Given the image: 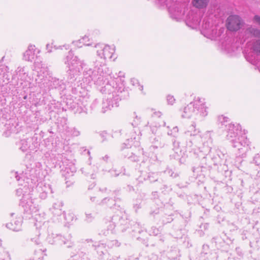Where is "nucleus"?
I'll return each mask as SVG.
<instances>
[{
	"label": "nucleus",
	"instance_id": "obj_1",
	"mask_svg": "<svg viewBox=\"0 0 260 260\" xmlns=\"http://www.w3.org/2000/svg\"><path fill=\"white\" fill-rule=\"evenodd\" d=\"M96 49L98 58L94 62V71L99 74L95 82L97 85H103L102 91L105 92L112 91L114 93L117 92V83L113 82L112 85L109 81L111 79V70L106 64L107 59H111L115 52V47L108 45L98 44L94 46Z\"/></svg>",
	"mask_w": 260,
	"mask_h": 260
},
{
	"label": "nucleus",
	"instance_id": "obj_2",
	"mask_svg": "<svg viewBox=\"0 0 260 260\" xmlns=\"http://www.w3.org/2000/svg\"><path fill=\"white\" fill-rule=\"evenodd\" d=\"M183 118H193L195 119L204 117L208 115V107L205 99L197 97L181 110Z\"/></svg>",
	"mask_w": 260,
	"mask_h": 260
},
{
	"label": "nucleus",
	"instance_id": "obj_3",
	"mask_svg": "<svg viewBox=\"0 0 260 260\" xmlns=\"http://www.w3.org/2000/svg\"><path fill=\"white\" fill-rule=\"evenodd\" d=\"M111 75L112 78L111 79L109 78V81L112 85L113 84V82L117 83V92L115 93V94H114L112 91H110L109 92H104L102 91V88L104 86L102 87L101 89V92L106 94L105 98L103 103V109L104 110V112L108 110H110L113 107H117L118 106V103L120 100L119 96L118 94L120 89V82L123 83L125 78L124 73L121 71L119 72L117 77L116 78L114 75L112 74V72Z\"/></svg>",
	"mask_w": 260,
	"mask_h": 260
},
{
	"label": "nucleus",
	"instance_id": "obj_4",
	"mask_svg": "<svg viewBox=\"0 0 260 260\" xmlns=\"http://www.w3.org/2000/svg\"><path fill=\"white\" fill-rule=\"evenodd\" d=\"M201 31L206 38L215 40L223 33L224 28L214 25L212 19L207 18L203 20Z\"/></svg>",
	"mask_w": 260,
	"mask_h": 260
},
{
	"label": "nucleus",
	"instance_id": "obj_5",
	"mask_svg": "<svg viewBox=\"0 0 260 260\" xmlns=\"http://www.w3.org/2000/svg\"><path fill=\"white\" fill-rule=\"evenodd\" d=\"M20 203L24 209V213L27 215L26 217H32L33 215L38 211V205L29 194L24 196L21 200Z\"/></svg>",
	"mask_w": 260,
	"mask_h": 260
},
{
	"label": "nucleus",
	"instance_id": "obj_6",
	"mask_svg": "<svg viewBox=\"0 0 260 260\" xmlns=\"http://www.w3.org/2000/svg\"><path fill=\"white\" fill-rule=\"evenodd\" d=\"M65 63L69 69V74L74 76L78 75L83 68V62L77 56H74L71 51L66 57Z\"/></svg>",
	"mask_w": 260,
	"mask_h": 260
},
{
	"label": "nucleus",
	"instance_id": "obj_7",
	"mask_svg": "<svg viewBox=\"0 0 260 260\" xmlns=\"http://www.w3.org/2000/svg\"><path fill=\"white\" fill-rule=\"evenodd\" d=\"M72 91L73 94L75 95L74 98L76 100L75 104L78 105L81 108H82V107L85 108L87 105L89 99V96L87 91L80 85L73 87Z\"/></svg>",
	"mask_w": 260,
	"mask_h": 260
},
{
	"label": "nucleus",
	"instance_id": "obj_8",
	"mask_svg": "<svg viewBox=\"0 0 260 260\" xmlns=\"http://www.w3.org/2000/svg\"><path fill=\"white\" fill-rule=\"evenodd\" d=\"M39 144L38 137L36 135L30 138L21 139L16 143L18 148L22 152H26L27 150H35L38 148Z\"/></svg>",
	"mask_w": 260,
	"mask_h": 260
},
{
	"label": "nucleus",
	"instance_id": "obj_9",
	"mask_svg": "<svg viewBox=\"0 0 260 260\" xmlns=\"http://www.w3.org/2000/svg\"><path fill=\"white\" fill-rule=\"evenodd\" d=\"M232 144L233 147L237 148L239 156H243L250 149V142L244 135L238 136L237 140L234 141Z\"/></svg>",
	"mask_w": 260,
	"mask_h": 260
},
{
	"label": "nucleus",
	"instance_id": "obj_10",
	"mask_svg": "<svg viewBox=\"0 0 260 260\" xmlns=\"http://www.w3.org/2000/svg\"><path fill=\"white\" fill-rule=\"evenodd\" d=\"M247 46V49H249L250 52H246V58L249 61L254 62L255 59V55L260 54V40L249 42Z\"/></svg>",
	"mask_w": 260,
	"mask_h": 260
},
{
	"label": "nucleus",
	"instance_id": "obj_11",
	"mask_svg": "<svg viewBox=\"0 0 260 260\" xmlns=\"http://www.w3.org/2000/svg\"><path fill=\"white\" fill-rule=\"evenodd\" d=\"M227 126L226 139L232 143L237 140L241 133V126L238 123H230Z\"/></svg>",
	"mask_w": 260,
	"mask_h": 260
},
{
	"label": "nucleus",
	"instance_id": "obj_12",
	"mask_svg": "<svg viewBox=\"0 0 260 260\" xmlns=\"http://www.w3.org/2000/svg\"><path fill=\"white\" fill-rule=\"evenodd\" d=\"M243 25L241 17L237 15H231L226 19V27L230 31H237Z\"/></svg>",
	"mask_w": 260,
	"mask_h": 260
},
{
	"label": "nucleus",
	"instance_id": "obj_13",
	"mask_svg": "<svg viewBox=\"0 0 260 260\" xmlns=\"http://www.w3.org/2000/svg\"><path fill=\"white\" fill-rule=\"evenodd\" d=\"M40 52V50L37 49L35 45H30L23 54V59L25 61L29 62L34 61V63L36 64L38 62L37 60H39L38 55Z\"/></svg>",
	"mask_w": 260,
	"mask_h": 260
},
{
	"label": "nucleus",
	"instance_id": "obj_14",
	"mask_svg": "<svg viewBox=\"0 0 260 260\" xmlns=\"http://www.w3.org/2000/svg\"><path fill=\"white\" fill-rule=\"evenodd\" d=\"M94 34L97 35L98 32L92 31L89 32L88 34L83 36L81 39L73 41V44L78 47H81L82 46L81 44H83L85 46H91L93 44V39L95 38Z\"/></svg>",
	"mask_w": 260,
	"mask_h": 260
},
{
	"label": "nucleus",
	"instance_id": "obj_15",
	"mask_svg": "<svg viewBox=\"0 0 260 260\" xmlns=\"http://www.w3.org/2000/svg\"><path fill=\"white\" fill-rule=\"evenodd\" d=\"M62 175L66 179L73 177L74 173L76 171L74 164L72 162L64 161L62 162Z\"/></svg>",
	"mask_w": 260,
	"mask_h": 260
},
{
	"label": "nucleus",
	"instance_id": "obj_16",
	"mask_svg": "<svg viewBox=\"0 0 260 260\" xmlns=\"http://www.w3.org/2000/svg\"><path fill=\"white\" fill-rule=\"evenodd\" d=\"M200 16L197 13L190 12L186 19V24L193 29H196L199 26Z\"/></svg>",
	"mask_w": 260,
	"mask_h": 260
},
{
	"label": "nucleus",
	"instance_id": "obj_17",
	"mask_svg": "<svg viewBox=\"0 0 260 260\" xmlns=\"http://www.w3.org/2000/svg\"><path fill=\"white\" fill-rule=\"evenodd\" d=\"M18 123L14 119H9L5 124L6 136H9L11 134L18 133Z\"/></svg>",
	"mask_w": 260,
	"mask_h": 260
},
{
	"label": "nucleus",
	"instance_id": "obj_18",
	"mask_svg": "<svg viewBox=\"0 0 260 260\" xmlns=\"http://www.w3.org/2000/svg\"><path fill=\"white\" fill-rule=\"evenodd\" d=\"M168 10L171 17L177 20L181 19L184 15V13L177 4H175L172 7L168 6Z\"/></svg>",
	"mask_w": 260,
	"mask_h": 260
},
{
	"label": "nucleus",
	"instance_id": "obj_19",
	"mask_svg": "<svg viewBox=\"0 0 260 260\" xmlns=\"http://www.w3.org/2000/svg\"><path fill=\"white\" fill-rule=\"evenodd\" d=\"M22 219L21 217H17L11 222L6 224V227L13 231L18 232L21 230Z\"/></svg>",
	"mask_w": 260,
	"mask_h": 260
},
{
	"label": "nucleus",
	"instance_id": "obj_20",
	"mask_svg": "<svg viewBox=\"0 0 260 260\" xmlns=\"http://www.w3.org/2000/svg\"><path fill=\"white\" fill-rule=\"evenodd\" d=\"M200 130L196 128V124L193 122L188 126L185 134L188 136H196L200 134Z\"/></svg>",
	"mask_w": 260,
	"mask_h": 260
},
{
	"label": "nucleus",
	"instance_id": "obj_21",
	"mask_svg": "<svg viewBox=\"0 0 260 260\" xmlns=\"http://www.w3.org/2000/svg\"><path fill=\"white\" fill-rule=\"evenodd\" d=\"M63 217L64 219V224L66 226H68L73 223L74 221L76 219L74 214L71 212H63Z\"/></svg>",
	"mask_w": 260,
	"mask_h": 260
},
{
	"label": "nucleus",
	"instance_id": "obj_22",
	"mask_svg": "<svg viewBox=\"0 0 260 260\" xmlns=\"http://www.w3.org/2000/svg\"><path fill=\"white\" fill-rule=\"evenodd\" d=\"M199 138L204 146H208L209 144L212 143L211 134L209 132H206L200 135Z\"/></svg>",
	"mask_w": 260,
	"mask_h": 260
},
{
	"label": "nucleus",
	"instance_id": "obj_23",
	"mask_svg": "<svg viewBox=\"0 0 260 260\" xmlns=\"http://www.w3.org/2000/svg\"><path fill=\"white\" fill-rule=\"evenodd\" d=\"M62 203L61 201H57L54 203L52 208V212L53 214L60 216L62 214L61 207Z\"/></svg>",
	"mask_w": 260,
	"mask_h": 260
},
{
	"label": "nucleus",
	"instance_id": "obj_24",
	"mask_svg": "<svg viewBox=\"0 0 260 260\" xmlns=\"http://www.w3.org/2000/svg\"><path fill=\"white\" fill-rule=\"evenodd\" d=\"M64 132L68 137H77L80 135V132L77 129L67 126L64 128Z\"/></svg>",
	"mask_w": 260,
	"mask_h": 260
},
{
	"label": "nucleus",
	"instance_id": "obj_25",
	"mask_svg": "<svg viewBox=\"0 0 260 260\" xmlns=\"http://www.w3.org/2000/svg\"><path fill=\"white\" fill-rule=\"evenodd\" d=\"M209 3V0H192L193 6L199 9L205 8Z\"/></svg>",
	"mask_w": 260,
	"mask_h": 260
},
{
	"label": "nucleus",
	"instance_id": "obj_26",
	"mask_svg": "<svg viewBox=\"0 0 260 260\" xmlns=\"http://www.w3.org/2000/svg\"><path fill=\"white\" fill-rule=\"evenodd\" d=\"M246 34L251 37L260 38V30L252 26L248 27L246 29Z\"/></svg>",
	"mask_w": 260,
	"mask_h": 260
},
{
	"label": "nucleus",
	"instance_id": "obj_27",
	"mask_svg": "<svg viewBox=\"0 0 260 260\" xmlns=\"http://www.w3.org/2000/svg\"><path fill=\"white\" fill-rule=\"evenodd\" d=\"M131 84L141 91L143 89V86L141 85L138 80L136 78H132L131 80Z\"/></svg>",
	"mask_w": 260,
	"mask_h": 260
},
{
	"label": "nucleus",
	"instance_id": "obj_28",
	"mask_svg": "<svg viewBox=\"0 0 260 260\" xmlns=\"http://www.w3.org/2000/svg\"><path fill=\"white\" fill-rule=\"evenodd\" d=\"M9 116V114L6 108L1 109L0 110V120L6 119Z\"/></svg>",
	"mask_w": 260,
	"mask_h": 260
},
{
	"label": "nucleus",
	"instance_id": "obj_29",
	"mask_svg": "<svg viewBox=\"0 0 260 260\" xmlns=\"http://www.w3.org/2000/svg\"><path fill=\"white\" fill-rule=\"evenodd\" d=\"M217 120L219 124L224 125L229 121V118L223 115H220L218 117Z\"/></svg>",
	"mask_w": 260,
	"mask_h": 260
},
{
	"label": "nucleus",
	"instance_id": "obj_30",
	"mask_svg": "<svg viewBox=\"0 0 260 260\" xmlns=\"http://www.w3.org/2000/svg\"><path fill=\"white\" fill-rule=\"evenodd\" d=\"M8 68L7 66H1L0 67V75H3V77H6L7 78L8 75L6 73L8 72Z\"/></svg>",
	"mask_w": 260,
	"mask_h": 260
},
{
	"label": "nucleus",
	"instance_id": "obj_31",
	"mask_svg": "<svg viewBox=\"0 0 260 260\" xmlns=\"http://www.w3.org/2000/svg\"><path fill=\"white\" fill-rule=\"evenodd\" d=\"M94 246L98 253L100 254L104 253L103 249L105 248V246L104 244H98V245H95Z\"/></svg>",
	"mask_w": 260,
	"mask_h": 260
},
{
	"label": "nucleus",
	"instance_id": "obj_32",
	"mask_svg": "<svg viewBox=\"0 0 260 260\" xmlns=\"http://www.w3.org/2000/svg\"><path fill=\"white\" fill-rule=\"evenodd\" d=\"M51 86L55 88H58L60 85L61 81L56 78H52Z\"/></svg>",
	"mask_w": 260,
	"mask_h": 260
},
{
	"label": "nucleus",
	"instance_id": "obj_33",
	"mask_svg": "<svg viewBox=\"0 0 260 260\" xmlns=\"http://www.w3.org/2000/svg\"><path fill=\"white\" fill-rule=\"evenodd\" d=\"M133 142V139L127 140L126 142L123 144L122 146V149L131 148L132 146V144L131 143Z\"/></svg>",
	"mask_w": 260,
	"mask_h": 260
},
{
	"label": "nucleus",
	"instance_id": "obj_34",
	"mask_svg": "<svg viewBox=\"0 0 260 260\" xmlns=\"http://www.w3.org/2000/svg\"><path fill=\"white\" fill-rule=\"evenodd\" d=\"M167 101L168 104L172 105L175 103L176 100L173 95H168L167 96Z\"/></svg>",
	"mask_w": 260,
	"mask_h": 260
},
{
	"label": "nucleus",
	"instance_id": "obj_35",
	"mask_svg": "<svg viewBox=\"0 0 260 260\" xmlns=\"http://www.w3.org/2000/svg\"><path fill=\"white\" fill-rule=\"evenodd\" d=\"M134 115H135V113H134ZM135 119L132 122V125L134 127H136L140 124V117H138L137 115H135Z\"/></svg>",
	"mask_w": 260,
	"mask_h": 260
},
{
	"label": "nucleus",
	"instance_id": "obj_36",
	"mask_svg": "<svg viewBox=\"0 0 260 260\" xmlns=\"http://www.w3.org/2000/svg\"><path fill=\"white\" fill-rule=\"evenodd\" d=\"M253 163L257 166H260V154H256L253 158Z\"/></svg>",
	"mask_w": 260,
	"mask_h": 260
},
{
	"label": "nucleus",
	"instance_id": "obj_37",
	"mask_svg": "<svg viewBox=\"0 0 260 260\" xmlns=\"http://www.w3.org/2000/svg\"><path fill=\"white\" fill-rule=\"evenodd\" d=\"M68 178L69 179V180H68L67 179H66V184L67 185V187H69L73 184L74 179L72 177Z\"/></svg>",
	"mask_w": 260,
	"mask_h": 260
},
{
	"label": "nucleus",
	"instance_id": "obj_38",
	"mask_svg": "<svg viewBox=\"0 0 260 260\" xmlns=\"http://www.w3.org/2000/svg\"><path fill=\"white\" fill-rule=\"evenodd\" d=\"M179 129L177 126L174 127L171 131V134L173 135L174 136H175L178 133Z\"/></svg>",
	"mask_w": 260,
	"mask_h": 260
},
{
	"label": "nucleus",
	"instance_id": "obj_39",
	"mask_svg": "<svg viewBox=\"0 0 260 260\" xmlns=\"http://www.w3.org/2000/svg\"><path fill=\"white\" fill-rule=\"evenodd\" d=\"M254 22L260 25V17L256 15L253 19Z\"/></svg>",
	"mask_w": 260,
	"mask_h": 260
},
{
	"label": "nucleus",
	"instance_id": "obj_40",
	"mask_svg": "<svg viewBox=\"0 0 260 260\" xmlns=\"http://www.w3.org/2000/svg\"><path fill=\"white\" fill-rule=\"evenodd\" d=\"M31 162H32V161L30 160V164H29L28 165H26V169L28 172H31L32 169Z\"/></svg>",
	"mask_w": 260,
	"mask_h": 260
},
{
	"label": "nucleus",
	"instance_id": "obj_41",
	"mask_svg": "<svg viewBox=\"0 0 260 260\" xmlns=\"http://www.w3.org/2000/svg\"><path fill=\"white\" fill-rule=\"evenodd\" d=\"M6 103V100L4 97L0 95V106H3Z\"/></svg>",
	"mask_w": 260,
	"mask_h": 260
},
{
	"label": "nucleus",
	"instance_id": "obj_42",
	"mask_svg": "<svg viewBox=\"0 0 260 260\" xmlns=\"http://www.w3.org/2000/svg\"><path fill=\"white\" fill-rule=\"evenodd\" d=\"M40 197L41 199H45L47 197V193L46 192H43L40 194Z\"/></svg>",
	"mask_w": 260,
	"mask_h": 260
},
{
	"label": "nucleus",
	"instance_id": "obj_43",
	"mask_svg": "<svg viewBox=\"0 0 260 260\" xmlns=\"http://www.w3.org/2000/svg\"><path fill=\"white\" fill-rule=\"evenodd\" d=\"M6 254L7 255V257L6 259L0 258V260H11V257L10 253L8 252H7Z\"/></svg>",
	"mask_w": 260,
	"mask_h": 260
},
{
	"label": "nucleus",
	"instance_id": "obj_44",
	"mask_svg": "<svg viewBox=\"0 0 260 260\" xmlns=\"http://www.w3.org/2000/svg\"><path fill=\"white\" fill-rule=\"evenodd\" d=\"M22 193V189L19 188V189H17V190H16V194L18 196H20L21 194Z\"/></svg>",
	"mask_w": 260,
	"mask_h": 260
},
{
	"label": "nucleus",
	"instance_id": "obj_45",
	"mask_svg": "<svg viewBox=\"0 0 260 260\" xmlns=\"http://www.w3.org/2000/svg\"><path fill=\"white\" fill-rule=\"evenodd\" d=\"M129 158H131L132 160L134 161H137L138 160V157L137 156H134V157L132 156H128Z\"/></svg>",
	"mask_w": 260,
	"mask_h": 260
},
{
	"label": "nucleus",
	"instance_id": "obj_46",
	"mask_svg": "<svg viewBox=\"0 0 260 260\" xmlns=\"http://www.w3.org/2000/svg\"><path fill=\"white\" fill-rule=\"evenodd\" d=\"M31 241L34 242L37 245L39 244V241L38 238H33L31 239Z\"/></svg>",
	"mask_w": 260,
	"mask_h": 260
},
{
	"label": "nucleus",
	"instance_id": "obj_47",
	"mask_svg": "<svg viewBox=\"0 0 260 260\" xmlns=\"http://www.w3.org/2000/svg\"><path fill=\"white\" fill-rule=\"evenodd\" d=\"M14 175H15V177L17 181H19L20 180V176L18 175V174H17V172H15L14 173Z\"/></svg>",
	"mask_w": 260,
	"mask_h": 260
},
{
	"label": "nucleus",
	"instance_id": "obj_48",
	"mask_svg": "<svg viewBox=\"0 0 260 260\" xmlns=\"http://www.w3.org/2000/svg\"><path fill=\"white\" fill-rule=\"evenodd\" d=\"M92 215L91 214H86V218H87V220L88 221H90V219L92 218Z\"/></svg>",
	"mask_w": 260,
	"mask_h": 260
},
{
	"label": "nucleus",
	"instance_id": "obj_49",
	"mask_svg": "<svg viewBox=\"0 0 260 260\" xmlns=\"http://www.w3.org/2000/svg\"><path fill=\"white\" fill-rule=\"evenodd\" d=\"M110 226L111 230H112L115 227L114 224L112 222H110Z\"/></svg>",
	"mask_w": 260,
	"mask_h": 260
},
{
	"label": "nucleus",
	"instance_id": "obj_50",
	"mask_svg": "<svg viewBox=\"0 0 260 260\" xmlns=\"http://www.w3.org/2000/svg\"><path fill=\"white\" fill-rule=\"evenodd\" d=\"M40 250L42 251V252H46L47 251V248H45V249H40Z\"/></svg>",
	"mask_w": 260,
	"mask_h": 260
},
{
	"label": "nucleus",
	"instance_id": "obj_51",
	"mask_svg": "<svg viewBox=\"0 0 260 260\" xmlns=\"http://www.w3.org/2000/svg\"><path fill=\"white\" fill-rule=\"evenodd\" d=\"M32 260H42V258H41L40 257H38V259H37L36 258H34Z\"/></svg>",
	"mask_w": 260,
	"mask_h": 260
},
{
	"label": "nucleus",
	"instance_id": "obj_52",
	"mask_svg": "<svg viewBox=\"0 0 260 260\" xmlns=\"http://www.w3.org/2000/svg\"><path fill=\"white\" fill-rule=\"evenodd\" d=\"M71 108H75V107H76V106H75V105H71Z\"/></svg>",
	"mask_w": 260,
	"mask_h": 260
},
{
	"label": "nucleus",
	"instance_id": "obj_53",
	"mask_svg": "<svg viewBox=\"0 0 260 260\" xmlns=\"http://www.w3.org/2000/svg\"><path fill=\"white\" fill-rule=\"evenodd\" d=\"M56 238H57V239H59V238H60V237H58V236H57Z\"/></svg>",
	"mask_w": 260,
	"mask_h": 260
},
{
	"label": "nucleus",
	"instance_id": "obj_54",
	"mask_svg": "<svg viewBox=\"0 0 260 260\" xmlns=\"http://www.w3.org/2000/svg\"><path fill=\"white\" fill-rule=\"evenodd\" d=\"M48 45H49V44H47L46 45V47H48Z\"/></svg>",
	"mask_w": 260,
	"mask_h": 260
}]
</instances>
